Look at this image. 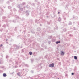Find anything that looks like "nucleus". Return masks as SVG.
<instances>
[{
    "label": "nucleus",
    "instance_id": "obj_1",
    "mask_svg": "<svg viewBox=\"0 0 79 79\" xmlns=\"http://www.w3.org/2000/svg\"><path fill=\"white\" fill-rule=\"evenodd\" d=\"M49 67H54V64H51L49 65Z\"/></svg>",
    "mask_w": 79,
    "mask_h": 79
},
{
    "label": "nucleus",
    "instance_id": "obj_6",
    "mask_svg": "<svg viewBox=\"0 0 79 79\" xmlns=\"http://www.w3.org/2000/svg\"><path fill=\"white\" fill-rule=\"evenodd\" d=\"M74 58L75 60H77V57L76 56H74Z\"/></svg>",
    "mask_w": 79,
    "mask_h": 79
},
{
    "label": "nucleus",
    "instance_id": "obj_3",
    "mask_svg": "<svg viewBox=\"0 0 79 79\" xmlns=\"http://www.w3.org/2000/svg\"><path fill=\"white\" fill-rule=\"evenodd\" d=\"M3 76H4V77H5L6 76V74L5 73H4L3 74Z\"/></svg>",
    "mask_w": 79,
    "mask_h": 79
},
{
    "label": "nucleus",
    "instance_id": "obj_5",
    "mask_svg": "<svg viewBox=\"0 0 79 79\" xmlns=\"http://www.w3.org/2000/svg\"><path fill=\"white\" fill-rule=\"evenodd\" d=\"M56 44H58V43H60V41L56 42Z\"/></svg>",
    "mask_w": 79,
    "mask_h": 79
},
{
    "label": "nucleus",
    "instance_id": "obj_2",
    "mask_svg": "<svg viewBox=\"0 0 79 79\" xmlns=\"http://www.w3.org/2000/svg\"><path fill=\"white\" fill-rule=\"evenodd\" d=\"M61 55H64V52L63 51H61Z\"/></svg>",
    "mask_w": 79,
    "mask_h": 79
},
{
    "label": "nucleus",
    "instance_id": "obj_10",
    "mask_svg": "<svg viewBox=\"0 0 79 79\" xmlns=\"http://www.w3.org/2000/svg\"><path fill=\"white\" fill-rule=\"evenodd\" d=\"M58 14H59L60 13V12H58Z\"/></svg>",
    "mask_w": 79,
    "mask_h": 79
},
{
    "label": "nucleus",
    "instance_id": "obj_4",
    "mask_svg": "<svg viewBox=\"0 0 79 79\" xmlns=\"http://www.w3.org/2000/svg\"><path fill=\"white\" fill-rule=\"evenodd\" d=\"M29 54L30 55H32V52H29Z\"/></svg>",
    "mask_w": 79,
    "mask_h": 79
},
{
    "label": "nucleus",
    "instance_id": "obj_9",
    "mask_svg": "<svg viewBox=\"0 0 79 79\" xmlns=\"http://www.w3.org/2000/svg\"><path fill=\"white\" fill-rule=\"evenodd\" d=\"M2 46H3V45L2 44L1 45L0 47H2Z\"/></svg>",
    "mask_w": 79,
    "mask_h": 79
},
{
    "label": "nucleus",
    "instance_id": "obj_7",
    "mask_svg": "<svg viewBox=\"0 0 79 79\" xmlns=\"http://www.w3.org/2000/svg\"><path fill=\"white\" fill-rule=\"evenodd\" d=\"M17 74L18 75H19V73H17Z\"/></svg>",
    "mask_w": 79,
    "mask_h": 79
},
{
    "label": "nucleus",
    "instance_id": "obj_8",
    "mask_svg": "<svg viewBox=\"0 0 79 79\" xmlns=\"http://www.w3.org/2000/svg\"><path fill=\"white\" fill-rule=\"evenodd\" d=\"M72 75H74V73H72Z\"/></svg>",
    "mask_w": 79,
    "mask_h": 79
}]
</instances>
